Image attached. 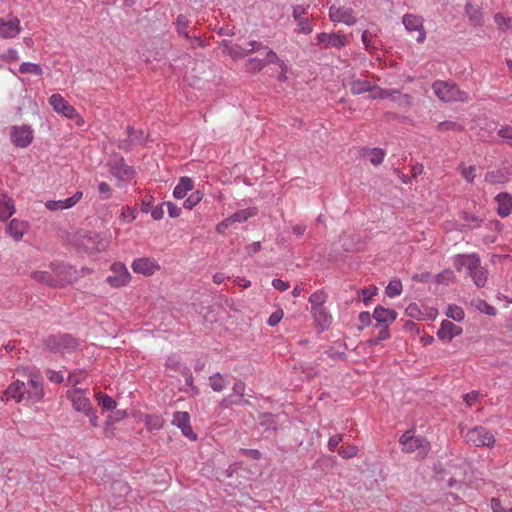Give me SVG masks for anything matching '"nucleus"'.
<instances>
[{"instance_id": "nucleus-1", "label": "nucleus", "mask_w": 512, "mask_h": 512, "mask_svg": "<svg viewBox=\"0 0 512 512\" xmlns=\"http://www.w3.org/2000/svg\"><path fill=\"white\" fill-rule=\"evenodd\" d=\"M432 89L436 96L445 102H467L470 96L462 91L453 82L437 80L432 84Z\"/></svg>"}, {"instance_id": "nucleus-2", "label": "nucleus", "mask_w": 512, "mask_h": 512, "mask_svg": "<svg viewBox=\"0 0 512 512\" xmlns=\"http://www.w3.org/2000/svg\"><path fill=\"white\" fill-rule=\"evenodd\" d=\"M44 345L52 353L72 352L79 346V340L68 333L50 335L44 340Z\"/></svg>"}, {"instance_id": "nucleus-3", "label": "nucleus", "mask_w": 512, "mask_h": 512, "mask_svg": "<svg viewBox=\"0 0 512 512\" xmlns=\"http://www.w3.org/2000/svg\"><path fill=\"white\" fill-rule=\"evenodd\" d=\"M49 268L54 273L57 287L59 288L70 285L79 278V272L67 263L51 262Z\"/></svg>"}, {"instance_id": "nucleus-4", "label": "nucleus", "mask_w": 512, "mask_h": 512, "mask_svg": "<svg viewBox=\"0 0 512 512\" xmlns=\"http://www.w3.org/2000/svg\"><path fill=\"white\" fill-rule=\"evenodd\" d=\"M10 139L14 146L27 148L34 139V131L30 125H14L10 128Z\"/></svg>"}, {"instance_id": "nucleus-5", "label": "nucleus", "mask_w": 512, "mask_h": 512, "mask_svg": "<svg viewBox=\"0 0 512 512\" xmlns=\"http://www.w3.org/2000/svg\"><path fill=\"white\" fill-rule=\"evenodd\" d=\"M49 103L56 113L63 114L65 117L76 120L77 125H81L82 118L77 110L69 104L60 94H52L49 98Z\"/></svg>"}, {"instance_id": "nucleus-6", "label": "nucleus", "mask_w": 512, "mask_h": 512, "mask_svg": "<svg viewBox=\"0 0 512 512\" xmlns=\"http://www.w3.org/2000/svg\"><path fill=\"white\" fill-rule=\"evenodd\" d=\"M465 438L468 443L473 444L475 447H492L495 443L493 434L481 426L469 429Z\"/></svg>"}, {"instance_id": "nucleus-7", "label": "nucleus", "mask_w": 512, "mask_h": 512, "mask_svg": "<svg viewBox=\"0 0 512 512\" xmlns=\"http://www.w3.org/2000/svg\"><path fill=\"white\" fill-rule=\"evenodd\" d=\"M110 172L119 180H129L134 177L135 171L132 166L126 164L122 156H115L108 162Z\"/></svg>"}, {"instance_id": "nucleus-8", "label": "nucleus", "mask_w": 512, "mask_h": 512, "mask_svg": "<svg viewBox=\"0 0 512 512\" xmlns=\"http://www.w3.org/2000/svg\"><path fill=\"white\" fill-rule=\"evenodd\" d=\"M107 282L114 288L125 286L130 280V273L126 266L116 262L111 266V274L107 277Z\"/></svg>"}, {"instance_id": "nucleus-9", "label": "nucleus", "mask_w": 512, "mask_h": 512, "mask_svg": "<svg viewBox=\"0 0 512 512\" xmlns=\"http://www.w3.org/2000/svg\"><path fill=\"white\" fill-rule=\"evenodd\" d=\"M67 397L72 402L73 408L78 412L87 414L93 409L91 401L88 397L84 396V390L76 388L67 392Z\"/></svg>"}, {"instance_id": "nucleus-10", "label": "nucleus", "mask_w": 512, "mask_h": 512, "mask_svg": "<svg viewBox=\"0 0 512 512\" xmlns=\"http://www.w3.org/2000/svg\"><path fill=\"white\" fill-rule=\"evenodd\" d=\"M172 424L181 429L182 434L188 439L195 441L197 439L190 425V415L188 412H175L172 419Z\"/></svg>"}, {"instance_id": "nucleus-11", "label": "nucleus", "mask_w": 512, "mask_h": 512, "mask_svg": "<svg viewBox=\"0 0 512 512\" xmlns=\"http://www.w3.org/2000/svg\"><path fill=\"white\" fill-rule=\"evenodd\" d=\"M317 43L324 44L325 48H342L347 44V37L339 33H319L316 36Z\"/></svg>"}, {"instance_id": "nucleus-12", "label": "nucleus", "mask_w": 512, "mask_h": 512, "mask_svg": "<svg viewBox=\"0 0 512 512\" xmlns=\"http://www.w3.org/2000/svg\"><path fill=\"white\" fill-rule=\"evenodd\" d=\"M329 17L332 22H343L349 26L357 22L356 18L353 16L352 9L346 7H336L332 5L329 8Z\"/></svg>"}, {"instance_id": "nucleus-13", "label": "nucleus", "mask_w": 512, "mask_h": 512, "mask_svg": "<svg viewBox=\"0 0 512 512\" xmlns=\"http://www.w3.org/2000/svg\"><path fill=\"white\" fill-rule=\"evenodd\" d=\"M403 24L408 31H418L417 42L422 43L426 38V33L423 29V20L421 17L413 14H405L403 16Z\"/></svg>"}, {"instance_id": "nucleus-14", "label": "nucleus", "mask_w": 512, "mask_h": 512, "mask_svg": "<svg viewBox=\"0 0 512 512\" xmlns=\"http://www.w3.org/2000/svg\"><path fill=\"white\" fill-rule=\"evenodd\" d=\"M373 319L377 322L378 326H389L397 318V312L393 309L384 308L383 306H377L372 314Z\"/></svg>"}, {"instance_id": "nucleus-15", "label": "nucleus", "mask_w": 512, "mask_h": 512, "mask_svg": "<svg viewBox=\"0 0 512 512\" xmlns=\"http://www.w3.org/2000/svg\"><path fill=\"white\" fill-rule=\"evenodd\" d=\"M463 332L462 327L454 324L449 320H443L440 328L437 331V337L440 340L450 342L454 337L461 335Z\"/></svg>"}, {"instance_id": "nucleus-16", "label": "nucleus", "mask_w": 512, "mask_h": 512, "mask_svg": "<svg viewBox=\"0 0 512 512\" xmlns=\"http://www.w3.org/2000/svg\"><path fill=\"white\" fill-rule=\"evenodd\" d=\"M25 394H27L26 384L23 381L16 380L3 392L1 400L5 401L8 397H11L15 402L19 403L24 399Z\"/></svg>"}, {"instance_id": "nucleus-17", "label": "nucleus", "mask_w": 512, "mask_h": 512, "mask_svg": "<svg viewBox=\"0 0 512 512\" xmlns=\"http://www.w3.org/2000/svg\"><path fill=\"white\" fill-rule=\"evenodd\" d=\"M307 14V8L301 6V5H295L293 6V12L292 16L294 20L297 23L298 26V32H301L303 34H310L313 30L312 24L310 23L309 19L306 17H303V15Z\"/></svg>"}, {"instance_id": "nucleus-18", "label": "nucleus", "mask_w": 512, "mask_h": 512, "mask_svg": "<svg viewBox=\"0 0 512 512\" xmlns=\"http://www.w3.org/2000/svg\"><path fill=\"white\" fill-rule=\"evenodd\" d=\"M82 196L83 193L77 191L74 195L65 200H48L45 202V207L51 211L69 209L75 206L81 200Z\"/></svg>"}, {"instance_id": "nucleus-19", "label": "nucleus", "mask_w": 512, "mask_h": 512, "mask_svg": "<svg viewBox=\"0 0 512 512\" xmlns=\"http://www.w3.org/2000/svg\"><path fill=\"white\" fill-rule=\"evenodd\" d=\"M402 450L406 453L419 451V455L425 457L430 450V443L425 437L414 436Z\"/></svg>"}, {"instance_id": "nucleus-20", "label": "nucleus", "mask_w": 512, "mask_h": 512, "mask_svg": "<svg viewBox=\"0 0 512 512\" xmlns=\"http://www.w3.org/2000/svg\"><path fill=\"white\" fill-rule=\"evenodd\" d=\"M26 391L28 399L34 402L39 401L44 395L41 377L30 375L26 384Z\"/></svg>"}, {"instance_id": "nucleus-21", "label": "nucleus", "mask_w": 512, "mask_h": 512, "mask_svg": "<svg viewBox=\"0 0 512 512\" xmlns=\"http://www.w3.org/2000/svg\"><path fill=\"white\" fill-rule=\"evenodd\" d=\"M132 269L135 273L152 275L159 269V266L153 259L144 257L135 259L132 263Z\"/></svg>"}, {"instance_id": "nucleus-22", "label": "nucleus", "mask_w": 512, "mask_h": 512, "mask_svg": "<svg viewBox=\"0 0 512 512\" xmlns=\"http://www.w3.org/2000/svg\"><path fill=\"white\" fill-rule=\"evenodd\" d=\"M21 31L20 20L14 17L8 21L2 19L0 23V36L2 38H14Z\"/></svg>"}, {"instance_id": "nucleus-23", "label": "nucleus", "mask_w": 512, "mask_h": 512, "mask_svg": "<svg viewBox=\"0 0 512 512\" xmlns=\"http://www.w3.org/2000/svg\"><path fill=\"white\" fill-rule=\"evenodd\" d=\"M498 208L497 213L500 217L504 218L511 214L512 211V197L507 192H501L495 197Z\"/></svg>"}, {"instance_id": "nucleus-24", "label": "nucleus", "mask_w": 512, "mask_h": 512, "mask_svg": "<svg viewBox=\"0 0 512 512\" xmlns=\"http://www.w3.org/2000/svg\"><path fill=\"white\" fill-rule=\"evenodd\" d=\"M28 229V224L24 221H20L16 218L12 219L6 227V232L16 241L22 239L23 235Z\"/></svg>"}, {"instance_id": "nucleus-25", "label": "nucleus", "mask_w": 512, "mask_h": 512, "mask_svg": "<svg viewBox=\"0 0 512 512\" xmlns=\"http://www.w3.org/2000/svg\"><path fill=\"white\" fill-rule=\"evenodd\" d=\"M311 313L316 322V326L320 327L322 331L328 328L332 317L324 306L311 308Z\"/></svg>"}, {"instance_id": "nucleus-26", "label": "nucleus", "mask_w": 512, "mask_h": 512, "mask_svg": "<svg viewBox=\"0 0 512 512\" xmlns=\"http://www.w3.org/2000/svg\"><path fill=\"white\" fill-rule=\"evenodd\" d=\"M478 255L476 253L468 255H457L454 259L455 268L460 271L462 268L472 270L477 267Z\"/></svg>"}, {"instance_id": "nucleus-27", "label": "nucleus", "mask_w": 512, "mask_h": 512, "mask_svg": "<svg viewBox=\"0 0 512 512\" xmlns=\"http://www.w3.org/2000/svg\"><path fill=\"white\" fill-rule=\"evenodd\" d=\"M15 212L13 201L6 193L0 194V221H6Z\"/></svg>"}, {"instance_id": "nucleus-28", "label": "nucleus", "mask_w": 512, "mask_h": 512, "mask_svg": "<svg viewBox=\"0 0 512 512\" xmlns=\"http://www.w3.org/2000/svg\"><path fill=\"white\" fill-rule=\"evenodd\" d=\"M468 273L478 288L485 286L488 272L481 266L480 257H478L477 267L473 268L472 270H468Z\"/></svg>"}, {"instance_id": "nucleus-29", "label": "nucleus", "mask_w": 512, "mask_h": 512, "mask_svg": "<svg viewBox=\"0 0 512 512\" xmlns=\"http://www.w3.org/2000/svg\"><path fill=\"white\" fill-rule=\"evenodd\" d=\"M193 181L189 177H181L178 184L173 190V196L176 199L184 198L189 191L193 189Z\"/></svg>"}, {"instance_id": "nucleus-30", "label": "nucleus", "mask_w": 512, "mask_h": 512, "mask_svg": "<svg viewBox=\"0 0 512 512\" xmlns=\"http://www.w3.org/2000/svg\"><path fill=\"white\" fill-rule=\"evenodd\" d=\"M31 278L36 282L43 283L51 288H58L54 273H49L47 271H34L31 273Z\"/></svg>"}, {"instance_id": "nucleus-31", "label": "nucleus", "mask_w": 512, "mask_h": 512, "mask_svg": "<svg viewBox=\"0 0 512 512\" xmlns=\"http://www.w3.org/2000/svg\"><path fill=\"white\" fill-rule=\"evenodd\" d=\"M223 46L228 54L234 59H241L250 55L249 48H244L240 45L232 44L228 41H223Z\"/></svg>"}, {"instance_id": "nucleus-32", "label": "nucleus", "mask_w": 512, "mask_h": 512, "mask_svg": "<svg viewBox=\"0 0 512 512\" xmlns=\"http://www.w3.org/2000/svg\"><path fill=\"white\" fill-rule=\"evenodd\" d=\"M110 491L115 497H125L131 492V487L124 480H115L110 486Z\"/></svg>"}, {"instance_id": "nucleus-33", "label": "nucleus", "mask_w": 512, "mask_h": 512, "mask_svg": "<svg viewBox=\"0 0 512 512\" xmlns=\"http://www.w3.org/2000/svg\"><path fill=\"white\" fill-rule=\"evenodd\" d=\"M259 425L264 427L265 430H277L278 417L271 413H261L259 415Z\"/></svg>"}, {"instance_id": "nucleus-34", "label": "nucleus", "mask_w": 512, "mask_h": 512, "mask_svg": "<svg viewBox=\"0 0 512 512\" xmlns=\"http://www.w3.org/2000/svg\"><path fill=\"white\" fill-rule=\"evenodd\" d=\"M464 10L473 25L477 26L482 24L483 16L479 8L468 2L465 4Z\"/></svg>"}, {"instance_id": "nucleus-35", "label": "nucleus", "mask_w": 512, "mask_h": 512, "mask_svg": "<svg viewBox=\"0 0 512 512\" xmlns=\"http://www.w3.org/2000/svg\"><path fill=\"white\" fill-rule=\"evenodd\" d=\"M256 208H249V209H245V210H239L237 212H235L234 214H232L230 217H228L226 219V222H231V223H234V222H245L247 221L250 217L256 215Z\"/></svg>"}, {"instance_id": "nucleus-36", "label": "nucleus", "mask_w": 512, "mask_h": 512, "mask_svg": "<svg viewBox=\"0 0 512 512\" xmlns=\"http://www.w3.org/2000/svg\"><path fill=\"white\" fill-rule=\"evenodd\" d=\"M362 153L364 156H369V160L373 165L381 164L385 156V153L381 148H364Z\"/></svg>"}, {"instance_id": "nucleus-37", "label": "nucleus", "mask_w": 512, "mask_h": 512, "mask_svg": "<svg viewBox=\"0 0 512 512\" xmlns=\"http://www.w3.org/2000/svg\"><path fill=\"white\" fill-rule=\"evenodd\" d=\"M96 398L99 406L105 411L114 410L117 406V402L107 394L99 392L96 394Z\"/></svg>"}, {"instance_id": "nucleus-38", "label": "nucleus", "mask_w": 512, "mask_h": 512, "mask_svg": "<svg viewBox=\"0 0 512 512\" xmlns=\"http://www.w3.org/2000/svg\"><path fill=\"white\" fill-rule=\"evenodd\" d=\"M372 84L367 80L357 79L352 81L350 90L354 95H360L364 92H370Z\"/></svg>"}, {"instance_id": "nucleus-39", "label": "nucleus", "mask_w": 512, "mask_h": 512, "mask_svg": "<svg viewBox=\"0 0 512 512\" xmlns=\"http://www.w3.org/2000/svg\"><path fill=\"white\" fill-rule=\"evenodd\" d=\"M471 305L475 307L477 310L489 315L494 316L496 314V309L492 305L488 304L485 300L476 298L471 301Z\"/></svg>"}, {"instance_id": "nucleus-40", "label": "nucleus", "mask_w": 512, "mask_h": 512, "mask_svg": "<svg viewBox=\"0 0 512 512\" xmlns=\"http://www.w3.org/2000/svg\"><path fill=\"white\" fill-rule=\"evenodd\" d=\"M209 384L213 391L215 392H221L223 391L226 386L227 382L225 381L224 377L220 373H215L209 377Z\"/></svg>"}, {"instance_id": "nucleus-41", "label": "nucleus", "mask_w": 512, "mask_h": 512, "mask_svg": "<svg viewBox=\"0 0 512 512\" xmlns=\"http://www.w3.org/2000/svg\"><path fill=\"white\" fill-rule=\"evenodd\" d=\"M19 72L22 74L31 73L41 76L43 74V69L37 63L23 62L19 67Z\"/></svg>"}, {"instance_id": "nucleus-42", "label": "nucleus", "mask_w": 512, "mask_h": 512, "mask_svg": "<svg viewBox=\"0 0 512 512\" xmlns=\"http://www.w3.org/2000/svg\"><path fill=\"white\" fill-rule=\"evenodd\" d=\"M177 33L184 36L186 39H190L189 33L186 31V28L189 25V20L185 15H178L175 21Z\"/></svg>"}, {"instance_id": "nucleus-43", "label": "nucleus", "mask_w": 512, "mask_h": 512, "mask_svg": "<svg viewBox=\"0 0 512 512\" xmlns=\"http://www.w3.org/2000/svg\"><path fill=\"white\" fill-rule=\"evenodd\" d=\"M402 292V283L400 280H391L386 286L385 293L388 297L393 298L399 296Z\"/></svg>"}, {"instance_id": "nucleus-44", "label": "nucleus", "mask_w": 512, "mask_h": 512, "mask_svg": "<svg viewBox=\"0 0 512 512\" xmlns=\"http://www.w3.org/2000/svg\"><path fill=\"white\" fill-rule=\"evenodd\" d=\"M446 316L456 322H461L465 317V313L460 306L449 305L446 311Z\"/></svg>"}, {"instance_id": "nucleus-45", "label": "nucleus", "mask_w": 512, "mask_h": 512, "mask_svg": "<svg viewBox=\"0 0 512 512\" xmlns=\"http://www.w3.org/2000/svg\"><path fill=\"white\" fill-rule=\"evenodd\" d=\"M265 67V63L260 58H249L245 63V68L250 73H257Z\"/></svg>"}, {"instance_id": "nucleus-46", "label": "nucleus", "mask_w": 512, "mask_h": 512, "mask_svg": "<svg viewBox=\"0 0 512 512\" xmlns=\"http://www.w3.org/2000/svg\"><path fill=\"white\" fill-rule=\"evenodd\" d=\"M165 366L167 369L172 370L174 372H180L184 366L181 364L180 356L177 354H173L168 356Z\"/></svg>"}, {"instance_id": "nucleus-47", "label": "nucleus", "mask_w": 512, "mask_h": 512, "mask_svg": "<svg viewBox=\"0 0 512 512\" xmlns=\"http://www.w3.org/2000/svg\"><path fill=\"white\" fill-rule=\"evenodd\" d=\"M128 138L131 142L144 143L147 136L143 130H135L132 126L127 127Z\"/></svg>"}, {"instance_id": "nucleus-48", "label": "nucleus", "mask_w": 512, "mask_h": 512, "mask_svg": "<svg viewBox=\"0 0 512 512\" xmlns=\"http://www.w3.org/2000/svg\"><path fill=\"white\" fill-rule=\"evenodd\" d=\"M262 61L265 63V66L268 64H278L282 70L287 68L285 63L278 58L273 50H268L266 56L262 58Z\"/></svg>"}, {"instance_id": "nucleus-49", "label": "nucleus", "mask_w": 512, "mask_h": 512, "mask_svg": "<svg viewBox=\"0 0 512 512\" xmlns=\"http://www.w3.org/2000/svg\"><path fill=\"white\" fill-rule=\"evenodd\" d=\"M203 194L200 191H194L192 192L187 199L184 201V208L186 209H192L195 207L202 199Z\"/></svg>"}, {"instance_id": "nucleus-50", "label": "nucleus", "mask_w": 512, "mask_h": 512, "mask_svg": "<svg viewBox=\"0 0 512 512\" xmlns=\"http://www.w3.org/2000/svg\"><path fill=\"white\" fill-rule=\"evenodd\" d=\"M437 130L440 131V132H445V131H462L463 130V127L462 125L454 122V121H443V122H440L438 125H437Z\"/></svg>"}, {"instance_id": "nucleus-51", "label": "nucleus", "mask_w": 512, "mask_h": 512, "mask_svg": "<svg viewBox=\"0 0 512 512\" xmlns=\"http://www.w3.org/2000/svg\"><path fill=\"white\" fill-rule=\"evenodd\" d=\"M326 300V295L322 291H316L309 297V302L311 303V308H318L324 306V302Z\"/></svg>"}, {"instance_id": "nucleus-52", "label": "nucleus", "mask_w": 512, "mask_h": 512, "mask_svg": "<svg viewBox=\"0 0 512 512\" xmlns=\"http://www.w3.org/2000/svg\"><path fill=\"white\" fill-rule=\"evenodd\" d=\"M369 93V97L372 99H384L391 95L390 90L382 89L377 85H372Z\"/></svg>"}, {"instance_id": "nucleus-53", "label": "nucleus", "mask_w": 512, "mask_h": 512, "mask_svg": "<svg viewBox=\"0 0 512 512\" xmlns=\"http://www.w3.org/2000/svg\"><path fill=\"white\" fill-rule=\"evenodd\" d=\"M494 21L500 29L512 28V18L505 17L502 13H496L494 15Z\"/></svg>"}, {"instance_id": "nucleus-54", "label": "nucleus", "mask_w": 512, "mask_h": 512, "mask_svg": "<svg viewBox=\"0 0 512 512\" xmlns=\"http://www.w3.org/2000/svg\"><path fill=\"white\" fill-rule=\"evenodd\" d=\"M485 180L491 184H496L503 183L506 177L501 171H490L486 174Z\"/></svg>"}, {"instance_id": "nucleus-55", "label": "nucleus", "mask_w": 512, "mask_h": 512, "mask_svg": "<svg viewBox=\"0 0 512 512\" xmlns=\"http://www.w3.org/2000/svg\"><path fill=\"white\" fill-rule=\"evenodd\" d=\"M341 346L343 347L342 351H337V350H334L333 348H330V349L326 350L324 353L333 360H345L346 359L345 350L348 347H347L346 343H342Z\"/></svg>"}, {"instance_id": "nucleus-56", "label": "nucleus", "mask_w": 512, "mask_h": 512, "mask_svg": "<svg viewBox=\"0 0 512 512\" xmlns=\"http://www.w3.org/2000/svg\"><path fill=\"white\" fill-rule=\"evenodd\" d=\"M248 403H249L248 400L235 399L234 395H229L222 399V401L220 402V406L222 408H228L231 405H244V404H248Z\"/></svg>"}, {"instance_id": "nucleus-57", "label": "nucleus", "mask_w": 512, "mask_h": 512, "mask_svg": "<svg viewBox=\"0 0 512 512\" xmlns=\"http://www.w3.org/2000/svg\"><path fill=\"white\" fill-rule=\"evenodd\" d=\"M357 453H358V448L354 445H348L346 447L341 446L338 449V454L341 457L346 458V459L356 456Z\"/></svg>"}, {"instance_id": "nucleus-58", "label": "nucleus", "mask_w": 512, "mask_h": 512, "mask_svg": "<svg viewBox=\"0 0 512 512\" xmlns=\"http://www.w3.org/2000/svg\"><path fill=\"white\" fill-rule=\"evenodd\" d=\"M405 313L408 317L414 318V319H420L422 317V312L417 303H410L407 306Z\"/></svg>"}, {"instance_id": "nucleus-59", "label": "nucleus", "mask_w": 512, "mask_h": 512, "mask_svg": "<svg viewBox=\"0 0 512 512\" xmlns=\"http://www.w3.org/2000/svg\"><path fill=\"white\" fill-rule=\"evenodd\" d=\"M86 377V373L84 371H73L68 376V383L72 386H76L80 382H82Z\"/></svg>"}, {"instance_id": "nucleus-60", "label": "nucleus", "mask_w": 512, "mask_h": 512, "mask_svg": "<svg viewBox=\"0 0 512 512\" xmlns=\"http://www.w3.org/2000/svg\"><path fill=\"white\" fill-rule=\"evenodd\" d=\"M377 293V288L373 287V289H360L358 291V294L362 296V301L365 305H368V303L371 301L373 296H375Z\"/></svg>"}, {"instance_id": "nucleus-61", "label": "nucleus", "mask_w": 512, "mask_h": 512, "mask_svg": "<svg viewBox=\"0 0 512 512\" xmlns=\"http://www.w3.org/2000/svg\"><path fill=\"white\" fill-rule=\"evenodd\" d=\"M453 277V272L451 270H445L436 276V281L444 285H449L453 280Z\"/></svg>"}, {"instance_id": "nucleus-62", "label": "nucleus", "mask_w": 512, "mask_h": 512, "mask_svg": "<svg viewBox=\"0 0 512 512\" xmlns=\"http://www.w3.org/2000/svg\"><path fill=\"white\" fill-rule=\"evenodd\" d=\"M46 376L51 382H54L57 384L62 383L64 380L63 374L61 372L51 370V369L46 371Z\"/></svg>"}, {"instance_id": "nucleus-63", "label": "nucleus", "mask_w": 512, "mask_h": 512, "mask_svg": "<svg viewBox=\"0 0 512 512\" xmlns=\"http://www.w3.org/2000/svg\"><path fill=\"white\" fill-rule=\"evenodd\" d=\"M162 205H166L168 209V214L171 218H177L181 214V208L175 205L173 202H164Z\"/></svg>"}, {"instance_id": "nucleus-64", "label": "nucleus", "mask_w": 512, "mask_h": 512, "mask_svg": "<svg viewBox=\"0 0 512 512\" xmlns=\"http://www.w3.org/2000/svg\"><path fill=\"white\" fill-rule=\"evenodd\" d=\"M498 135L505 139L507 143L512 147V127L505 126L498 131Z\"/></svg>"}]
</instances>
